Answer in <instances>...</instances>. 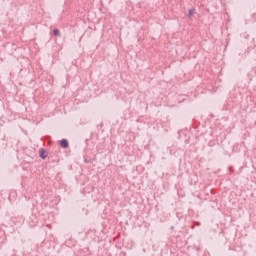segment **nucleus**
<instances>
[{"mask_svg": "<svg viewBox=\"0 0 256 256\" xmlns=\"http://www.w3.org/2000/svg\"><path fill=\"white\" fill-rule=\"evenodd\" d=\"M60 147H62V149H67V147H69V142L65 139L61 140Z\"/></svg>", "mask_w": 256, "mask_h": 256, "instance_id": "1", "label": "nucleus"}, {"mask_svg": "<svg viewBox=\"0 0 256 256\" xmlns=\"http://www.w3.org/2000/svg\"><path fill=\"white\" fill-rule=\"evenodd\" d=\"M54 35H60L59 29H54Z\"/></svg>", "mask_w": 256, "mask_h": 256, "instance_id": "3", "label": "nucleus"}, {"mask_svg": "<svg viewBox=\"0 0 256 256\" xmlns=\"http://www.w3.org/2000/svg\"><path fill=\"white\" fill-rule=\"evenodd\" d=\"M39 155L41 159H47V152H45L43 149L39 150Z\"/></svg>", "mask_w": 256, "mask_h": 256, "instance_id": "2", "label": "nucleus"}, {"mask_svg": "<svg viewBox=\"0 0 256 256\" xmlns=\"http://www.w3.org/2000/svg\"><path fill=\"white\" fill-rule=\"evenodd\" d=\"M195 13V10H189L190 17Z\"/></svg>", "mask_w": 256, "mask_h": 256, "instance_id": "4", "label": "nucleus"}]
</instances>
